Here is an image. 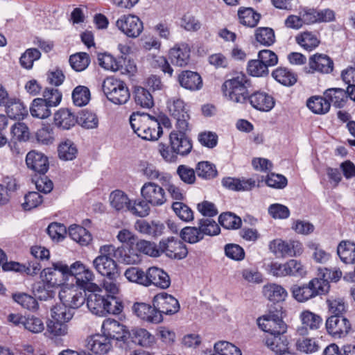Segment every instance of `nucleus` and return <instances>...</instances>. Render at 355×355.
I'll use <instances>...</instances> for the list:
<instances>
[{"label": "nucleus", "instance_id": "nucleus-1", "mask_svg": "<svg viewBox=\"0 0 355 355\" xmlns=\"http://www.w3.org/2000/svg\"><path fill=\"white\" fill-rule=\"evenodd\" d=\"M189 128L184 130L177 128L169 135L170 146L165 144H160L159 151L163 159L168 162H174L177 160V155L186 156L192 150L191 140L186 136Z\"/></svg>", "mask_w": 355, "mask_h": 355}, {"label": "nucleus", "instance_id": "nucleus-2", "mask_svg": "<svg viewBox=\"0 0 355 355\" xmlns=\"http://www.w3.org/2000/svg\"><path fill=\"white\" fill-rule=\"evenodd\" d=\"M130 123L134 132L144 140H157L163 133L160 121L145 113H132Z\"/></svg>", "mask_w": 355, "mask_h": 355}, {"label": "nucleus", "instance_id": "nucleus-3", "mask_svg": "<svg viewBox=\"0 0 355 355\" xmlns=\"http://www.w3.org/2000/svg\"><path fill=\"white\" fill-rule=\"evenodd\" d=\"M251 87L250 80L243 72H236L227 79L222 85L224 96L230 101L244 104L248 102Z\"/></svg>", "mask_w": 355, "mask_h": 355}, {"label": "nucleus", "instance_id": "nucleus-4", "mask_svg": "<svg viewBox=\"0 0 355 355\" xmlns=\"http://www.w3.org/2000/svg\"><path fill=\"white\" fill-rule=\"evenodd\" d=\"M86 296L87 306L94 315L105 316L109 314H119L123 310L122 303L111 295H102L100 291H89Z\"/></svg>", "mask_w": 355, "mask_h": 355}, {"label": "nucleus", "instance_id": "nucleus-5", "mask_svg": "<svg viewBox=\"0 0 355 355\" xmlns=\"http://www.w3.org/2000/svg\"><path fill=\"white\" fill-rule=\"evenodd\" d=\"M63 273L73 276L78 287L87 291H100V287L94 282L95 275L93 271L81 261H77L70 267L58 265Z\"/></svg>", "mask_w": 355, "mask_h": 355}, {"label": "nucleus", "instance_id": "nucleus-6", "mask_svg": "<svg viewBox=\"0 0 355 355\" xmlns=\"http://www.w3.org/2000/svg\"><path fill=\"white\" fill-rule=\"evenodd\" d=\"M102 90L107 100L115 105H124L130 98L125 83L114 76L107 77L103 80Z\"/></svg>", "mask_w": 355, "mask_h": 355}, {"label": "nucleus", "instance_id": "nucleus-7", "mask_svg": "<svg viewBox=\"0 0 355 355\" xmlns=\"http://www.w3.org/2000/svg\"><path fill=\"white\" fill-rule=\"evenodd\" d=\"M259 327L267 334H284L287 325L283 321L282 311L276 309L269 310L268 313L257 320Z\"/></svg>", "mask_w": 355, "mask_h": 355}, {"label": "nucleus", "instance_id": "nucleus-8", "mask_svg": "<svg viewBox=\"0 0 355 355\" xmlns=\"http://www.w3.org/2000/svg\"><path fill=\"white\" fill-rule=\"evenodd\" d=\"M117 28L129 38L138 37L144 31V24L135 15H121L116 21Z\"/></svg>", "mask_w": 355, "mask_h": 355}, {"label": "nucleus", "instance_id": "nucleus-9", "mask_svg": "<svg viewBox=\"0 0 355 355\" xmlns=\"http://www.w3.org/2000/svg\"><path fill=\"white\" fill-rule=\"evenodd\" d=\"M141 196L153 207H160L167 202L165 189L152 181L143 184L141 188Z\"/></svg>", "mask_w": 355, "mask_h": 355}, {"label": "nucleus", "instance_id": "nucleus-10", "mask_svg": "<svg viewBox=\"0 0 355 355\" xmlns=\"http://www.w3.org/2000/svg\"><path fill=\"white\" fill-rule=\"evenodd\" d=\"M160 255L165 254L171 259H182L188 254L186 245L173 236L162 239L159 243Z\"/></svg>", "mask_w": 355, "mask_h": 355}, {"label": "nucleus", "instance_id": "nucleus-11", "mask_svg": "<svg viewBox=\"0 0 355 355\" xmlns=\"http://www.w3.org/2000/svg\"><path fill=\"white\" fill-rule=\"evenodd\" d=\"M86 296V291L75 286H64L59 293L60 301L71 309H78L83 305Z\"/></svg>", "mask_w": 355, "mask_h": 355}, {"label": "nucleus", "instance_id": "nucleus-12", "mask_svg": "<svg viewBox=\"0 0 355 355\" xmlns=\"http://www.w3.org/2000/svg\"><path fill=\"white\" fill-rule=\"evenodd\" d=\"M102 331L110 341L116 340L123 342V344H128V331L126 330L124 325L116 320L105 319L102 324Z\"/></svg>", "mask_w": 355, "mask_h": 355}, {"label": "nucleus", "instance_id": "nucleus-13", "mask_svg": "<svg viewBox=\"0 0 355 355\" xmlns=\"http://www.w3.org/2000/svg\"><path fill=\"white\" fill-rule=\"evenodd\" d=\"M168 110L171 116L176 120V128L184 130L189 128L190 116L189 109L184 102L180 98H174L168 103Z\"/></svg>", "mask_w": 355, "mask_h": 355}, {"label": "nucleus", "instance_id": "nucleus-14", "mask_svg": "<svg viewBox=\"0 0 355 355\" xmlns=\"http://www.w3.org/2000/svg\"><path fill=\"white\" fill-rule=\"evenodd\" d=\"M299 318L301 326L297 327V332L300 336L308 335L309 331L318 330L322 324L321 316L309 310L302 311Z\"/></svg>", "mask_w": 355, "mask_h": 355}, {"label": "nucleus", "instance_id": "nucleus-15", "mask_svg": "<svg viewBox=\"0 0 355 355\" xmlns=\"http://www.w3.org/2000/svg\"><path fill=\"white\" fill-rule=\"evenodd\" d=\"M325 326L329 334L338 338L345 336L351 329L349 321L346 318L339 315L329 317Z\"/></svg>", "mask_w": 355, "mask_h": 355}, {"label": "nucleus", "instance_id": "nucleus-16", "mask_svg": "<svg viewBox=\"0 0 355 355\" xmlns=\"http://www.w3.org/2000/svg\"><path fill=\"white\" fill-rule=\"evenodd\" d=\"M153 305L157 307L161 315H172L180 309V304L177 299L166 293L156 295L153 298Z\"/></svg>", "mask_w": 355, "mask_h": 355}, {"label": "nucleus", "instance_id": "nucleus-17", "mask_svg": "<svg viewBox=\"0 0 355 355\" xmlns=\"http://www.w3.org/2000/svg\"><path fill=\"white\" fill-rule=\"evenodd\" d=\"M25 161L27 168L35 174L45 175L49 170L48 157L42 153L35 150H31L27 153Z\"/></svg>", "mask_w": 355, "mask_h": 355}, {"label": "nucleus", "instance_id": "nucleus-18", "mask_svg": "<svg viewBox=\"0 0 355 355\" xmlns=\"http://www.w3.org/2000/svg\"><path fill=\"white\" fill-rule=\"evenodd\" d=\"M334 61L326 54L315 53L309 59V72L328 74L334 70Z\"/></svg>", "mask_w": 355, "mask_h": 355}, {"label": "nucleus", "instance_id": "nucleus-19", "mask_svg": "<svg viewBox=\"0 0 355 355\" xmlns=\"http://www.w3.org/2000/svg\"><path fill=\"white\" fill-rule=\"evenodd\" d=\"M132 311L138 318L148 322L157 324L163 320L162 315L154 305L136 302L132 306Z\"/></svg>", "mask_w": 355, "mask_h": 355}, {"label": "nucleus", "instance_id": "nucleus-20", "mask_svg": "<svg viewBox=\"0 0 355 355\" xmlns=\"http://www.w3.org/2000/svg\"><path fill=\"white\" fill-rule=\"evenodd\" d=\"M168 58L174 65L186 67L190 62V46L185 42L175 44L168 51Z\"/></svg>", "mask_w": 355, "mask_h": 355}, {"label": "nucleus", "instance_id": "nucleus-21", "mask_svg": "<svg viewBox=\"0 0 355 355\" xmlns=\"http://www.w3.org/2000/svg\"><path fill=\"white\" fill-rule=\"evenodd\" d=\"M93 266L99 274L107 278L119 276L117 263L112 257L98 256L93 261Z\"/></svg>", "mask_w": 355, "mask_h": 355}, {"label": "nucleus", "instance_id": "nucleus-22", "mask_svg": "<svg viewBox=\"0 0 355 355\" xmlns=\"http://www.w3.org/2000/svg\"><path fill=\"white\" fill-rule=\"evenodd\" d=\"M146 282L145 286L153 285L162 289L168 288L171 285L169 275L162 268L158 267H150L146 270Z\"/></svg>", "mask_w": 355, "mask_h": 355}, {"label": "nucleus", "instance_id": "nucleus-23", "mask_svg": "<svg viewBox=\"0 0 355 355\" xmlns=\"http://www.w3.org/2000/svg\"><path fill=\"white\" fill-rule=\"evenodd\" d=\"M248 101L254 108L262 112L271 110L275 103L273 97L263 92H256L250 94Z\"/></svg>", "mask_w": 355, "mask_h": 355}, {"label": "nucleus", "instance_id": "nucleus-24", "mask_svg": "<svg viewBox=\"0 0 355 355\" xmlns=\"http://www.w3.org/2000/svg\"><path fill=\"white\" fill-rule=\"evenodd\" d=\"M222 184L227 189L234 191H250L256 186V181L252 178H236L226 177L222 180Z\"/></svg>", "mask_w": 355, "mask_h": 355}, {"label": "nucleus", "instance_id": "nucleus-25", "mask_svg": "<svg viewBox=\"0 0 355 355\" xmlns=\"http://www.w3.org/2000/svg\"><path fill=\"white\" fill-rule=\"evenodd\" d=\"M58 265H64L61 262L53 264V267L44 268L41 272L42 282L53 287H58L62 284L63 273Z\"/></svg>", "mask_w": 355, "mask_h": 355}, {"label": "nucleus", "instance_id": "nucleus-26", "mask_svg": "<svg viewBox=\"0 0 355 355\" xmlns=\"http://www.w3.org/2000/svg\"><path fill=\"white\" fill-rule=\"evenodd\" d=\"M135 227L139 232L154 237L163 234L165 230L164 225L160 222H148L144 220H137Z\"/></svg>", "mask_w": 355, "mask_h": 355}, {"label": "nucleus", "instance_id": "nucleus-27", "mask_svg": "<svg viewBox=\"0 0 355 355\" xmlns=\"http://www.w3.org/2000/svg\"><path fill=\"white\" fill-rule=\"evenodd\" d=\"M87 347L94 354H105L111 349L112 343L103 334H96L89 338Z\"/></svg>", "mask_w": 355, "mask_h": 355}, {"label": "nucleus", "instance_id": "nucleus-28", "mask_svg": "<svg viewBox=\"0 0 355 355\" xmlns=\"http://www.w3.org/2000/svg\"><path fill=\"white\" fill-rule=\"evenodd\" d=\"M180 85L189 90H198L202 87V80L200 76L194 71H183L178 76Z\"/></svg>", "mask_w": 355, "mask_h": 355}, {"label": "nucleus", "instance_id": "nucleus-29", "mask_svg": "<svg viewBox=\"0 0 355 355\" xmlns=\"http://www.w3.org/2000/svg\"><path fill=\"white\" fill-rule=\"evenodd\" d=\"M53 118L55 125L64 130L70 129L78 122V116L69 109H60L54 114Z\"/></svg>", "mask_w": 355, "mask_h": 355}, {"label": "nucleus", "instance_id": "nucleus-30", "mask_svg": "<svg viewBox=\"0 0 355 355\" xmlns=\"http://www.w3.org/2000/svg\"><path fill=\"white\" fill-rule=\"evenodd\" d=\"M3 107L10 119L21 120L28 115L26 107L19 98H11Z\"/></svg>", "mask_w": 355, "mask_h": 355}, {"label": "nucleus", "instance_id": "nucleus-31", "mask_svg": "<svg viewBox=\"0 0 355 355\" xmlns=\"http://www.w3.org/2000/svg\"><path fill=\"white\" fill-rule=\"evenodd\" d=\"M130 340L132 343L142 347H150L155 342V337L145 329L136 328L128 331V341Z\"/></svg>", "mask_w": 355, "mask_h": 355}, {"label": "nucleus", "instance_id": "nucleus-32", "mask_svg": "<svg viewBox=\"0 0 355 355\" xmlns=\"http://www.w3.org/2000/svg\"><path fill=\"white\" fill-rule=\"evenodd\" d=\"M324 96H326L330 104L331 103L337 108L343 107L349 98L347 90L336 87L326 89Z\"/></svg>", "mask_w": 355, "mask_h": 355}, {"label": "nucleus", "instance_id": "nucleus-33", "mask_svg": "<svg viewBox=\"0 0 355 355\" xmlns=\"http://www.w3.org/2000/svg\"><path fill=\"white\" fill-rule=\"evenodd\" d=\"M263 295L270 302H280L285 300L288 295L286 289L277 284H268L263 288Z\"/></svg>", "mask_w": 355, "mask_h": 355}, {"label": "nucleus", "instance_id": "nucleus-34", "mask_svg": "<svg viewBox=\"0 0 355 355\" xmlns=\"http://www.w3.org/2000/svg\"><path fill=\"white\" fill-rule=\"evenodd\" d=\"M117 259L122 263L125 264H137L141 260V255L138 253L137 247H119L116 249Z\"/></svg>", "mask_w": 355, "mask_h": 355}, {"label": "nucleus", "instance_id": "nucleus-35", "mask_svg": "<svg viewBox=\"0 0 355 355\" xmlns=\"http://www.w3.org/2000/svg\"><path fill=\"white\" fill-rule=\"evenodd\" d=\"M337 254L343 263L346 264L355 263V243L342 241L337 247Z\"/></svg>", "mask_w": 355, "mask_h": 355}, {"label": "nucleus", "instance_id": "nucleus-36", "mask_svg": "<svg viewBox=\"0 0 355 355\" xmlns=\"http://www.w3.org/2000/svg\"><path fill=\"white\" fill-rule=\"evenodd\" d=\"M306 105L310 110L316 114H324L330 110V103L326 96H315L309 98Z\"/></svg>", "mask_w": 355, "mask_h": 355}, {"label": "nucleus", "instance_id": "nucleus-37", "mask_svg": "<svg viewBox=\"0 0 355 355\" xmlns=\"http://www.w3.org/2000/svg\"><path fill=\"white\" fill-rule=\"evenodd\" d=\"M272 76L275 80L284 86H292L297 80V75L286 67H278L272 73Z\"/></svg>", "mask_w": 355, "mask_h": 355}, {"label": "nucleus", "instance_id": "nucleus-38", "mask_svg": "<svg viewBox=\"0 0 355 355\" xmlns=\"http://www.w3.org/2000/svg\"><path fill=\"white\" fill-rule=\"evenodd\" d=\"M68 232L69 236L81 245H87L92 240L89 232L82 226L71 225Z\"/></svg>", "mask_w": 355, "mask_h": 355}, {"label": "nucleus", "instance_id": "nucleus-39", "mask_svg": "<svg viewBox=\"0 0 355 355\" xmlns=\"http://www.w3.org/2000/svg\"><path fill=\"white\" fill-rule=\"evenodd\" d=\"M296 42L304 49L312 51L320 44V40L317 35L309 31H304L295 37Z\"/></svg>", "mask_w": 355, "mask_h": 355}, {"label": "nucleus", "instance_id": "nucleus-40", "mask_svg": "<svg viewBox=\"0 0 355 355\" xmlns=\"http://www.w3.org/2000/svg\"><path fill=\"white\" fill-rule=\"evenodd\" d=\"M30 112L33 117L42 119L48 118L51 114V107L42 98H37L33 101Z\"/></svg>", "mask_w": 355, "mask_h": 355}, {"label": "nucleus", "instance_id": "nucleus-41", "mask_svg": "<svg viewBox=\"0 0 355 355\" xmlns=\"http://www.w3.org/2000/svg\"><path fill=\"white\" fill-rule=\"evenodd\" d=\"M265 343L268 347L272 350L275 354L284 351L288 346V342L284 334H267Z\"/></svg>", "mask_w": 355, "mask_h": 355}, {"label": "nucleus", "instance_id": "nucleus-42", "mask_svg": "<svg viewBox=\"0 0 355 355\" xmlns=\"http://www.w3.org/2000/svg\"><path fill=\"white\" fill-rule=\"evenodd\" d=\"M51 311V317L54 320L65 323L71 320L74 314L73 309L62 302L54 306Z\"/></svg>", "mask_w": 355, "mask_h": 355}, {"label": "nucleus", "instance_id": "nucleus-43", "mask_svg": "<svg viewBox=\"0 0 355 355\" xmlns=\"http://www.w3.org/2000/svg\"><path fill=\"white\" fill-rule=\"evenodd\" d=\"M58 152L61 159L67 161L76 158L78 149L72 141L65 139L59 144Z\"/></svg>", "mask_w": 355, "mask_h": 355}, {"label": "nucleus", "instance_id": "nucleus-44", "mask_svg": "<svg viewBox=\"0 0 355 355\" xmlns=\"http://www.w3.org/2000/svg\"><path fill=\"white\" fill-rule=\"evenodd\" d=\"M110 201L111 206L116 211H121L125 209H128L130 200L128 196L121 190H115L110 195Z\"/></svg>", "mask_w": 355, "mask_h": 355}, {"label": "nucleus", "instance_id": "nucleus-45", "mask_svg": "<svg viewBox=\"0 0 355 355\" xmlns=\"http://www.w3.org/2000/svg\"><path fill=\"white\" fill-rule=\"evenodd\" d=\"M239 22L248 27H254L260 19V15L250 8H241L238 12Z\"/></svg>", "mask_w": 355, "mask_h": 355}, {"label": "nucleus", "instance_id": "nucleus-46", "mask_svg": "<svg viewBox=\"0 0 355 355\" xmlns=\"http://www.w3.org/2000/svg\"><path fill=\"white\" fill-rule=\"evenodd\" d=\"M293 297L299 302H304L315 297L310 284L294 285L291 288Z\"/></svg>", "mask_w": 355, "mask_h": 355}, {"label": "nucleus", "instance_id": "nucleus-47", "mask_svg": "<svg viewBox=\"0 0 355 355\" xmlns=\"http://www.w3.org/2000/svg\"><path fill=\"white\" fill-rule=\"evenodd\" d=\"M197 175L205 180H211L218 175L216 166L209 162L203 161L198 163L196 167Z\"/></svg>", "mask_w": 355, "mask_h": 355}, {"label": "nucleus", "instance_id": "nucleus-48", "mask_svg": "<svg viewBox=\"0 0 355 355\" xmlns=\"http://www.w3.org/2000/svg\"><path fill=\"white\" fill-rule=\"evenodd\" d=\"M135 101L137 105L144 108H150L154 105L152 94L148 90L141 87L135 89Z\"/></svg>", "mask_w": 355, "mask_h": 355}, {"label": "nucleus", "instance_id": "nucleus-49", "mask_svg": "<svg viewBox=\"0 0 355 355\" xmlns=\"http://www.w3.org/2000/svg\"><path fill=\"white\" fill-rule=\"evenodd\" d=\"M171 208L175 215L182 221L190 222L194 218L192 209L182 202L175 201L173 202Z\"/></svg>", "mask_w": 355, "mask_h": 355}, {"label": "nucleus", "instance_id": "nucleus-50", "mask_svg": "<svg viewBox=\"0 0 355 355\" xmlns=\"http://www.w3.org/2000/svg\"><path fill=\"white\" fill-rule=\"evenodd\" d=\"M69 63L75 71H83L89 66L90 58L87 53H77L70 56Z\"/></svg>", "mask_w": 355, "mask_h": 355}, {"label": "nucleus", "instance_id": "nucleus-51", "mask_svg": "<svg viewBox=\"0 0 355 355\" xmlns=\"http://www.w3.org/2000/svg\"><path fill=\"white\" fill-rule=\"evenodd\" d=\"M255 39L257 42L263 46H269L275 42L274 31L268 27H261L256 30Z\"/></svg>", "mask_w": 355, "mask_h": 355}, {"label": "nucleus", "instance_id": "nucleus-52", "mask_svg": "<svg viewBox=\"0 0 355 355\" xmlns=\"http://www.w3.org/2000/svg\"><path fill=\"white\" fill-rule=\"evenodd\" d=\"M73 103L79 107L87 105L90 100L89 89L83 85L77 86L72 92Z\"/></svg>", "mask_w": 355, "mask_h": 355}, {"label": "nucleus", "instance_id": "nucleus-53", "mask_svg": "<svg viewBox=\"0 0 355 355\" xmlns=\"http://www.w3.org/2000/svg\"><path fill=\"white\" fill-rule=\"evenodd\" d=\"M180 236L184 241L191 244L196 243L203 239L199 227H185L181 230Z\"/></svg>", "mask_w": 355, "mask_h": 355}, {"label": "nucleus", "instance_id": "nucleus-54", "mask_svg": "<svg viewBox=\"0 0 355 355\" xmlns=\"http://www.w3.org/2000/svg\"><path fill=\"white\" fill-rule=\"evenodd\" d=\"M198 227L203 238L205 235H218L220 231L218 225L211 218H202L199 220Z\"/></svg>", "mask_w": 355, "mask_h": 355}, {"label": "nucleus", "instance_id": "nucleus-55", "mask_svg": "<svg viewBox=\"0 0 355 355\" xmlns=\"http://www.w3.org/2000/svg\"><path fill=\"white\" fill-rule=\"evenodd\" d=\"M138 253H143L153 257L160 256L159 246L155 243L146 240H140L136 243Z\"/></svg>", "mask_w": 355, "mask_h": 355}, {"label": "nucleus", "instance_id": "nucleus-56", "mask_svg": "<svg viewBox=\"0 0 355 355\" xmlns=\"http://www.w3.org/2000/svg\"><path fill=\"white\" fill-rule=\"evenodd\" d=\"M98 61L99 65L106 70L117 71L122 67L121 62L109 53L99 55Z\"/></svg>", "mask_w": 355, "mask_h": 355}, {"label": "nucleus", "instance_id": "nucleus-57", "mask_svg": "<svg viewBox=\"0 0 355 355\" xmlns=\"http://www.w3.org/2000/svg\"><path fill=\"white\" fill-rule=\"evenodd\" d=\"M218 221L225 229H238L241 226V219L235 214L227 212L219 216Z\"/></svg>", "mask_w": 355, "mask_h": 355}, {"label": "nucleus", "instance_id": "nucleus-58", "mask_svg": "<svg viewBox=\"0 0 355 355\" xmlns=\"http://www.w3.org/2000/svg\"><path fill=\"white\" fill-rule=\"evenodd\" d=\"M82 127L87 129L96 128L98 124L96 115L88 110H83L78 116V122Z\"/></svg>", "mask_w": 355, "mask_h": 355}, {"label": "nucleus", "instance_id": "nucleus-59", "mask_svg": "<svg viewBox=\"0 0 355 355\" xmlns=\"http://www.w3.org/2000/svg\"><path fill=\"white\" fill-rule=\"evenodd\" d=\"M247 71L249 75L254 77L265 76L269 73L268 68L259 59L251 60L248 62Z\"/></svg>", "mask_w": 355, "mask_h": 355}, {"label": "nucleus", "instance_id": "nucleus-60", "mask_svg": "<svg viewBox=\"0 0 355 355\" xmlns=\"http://www.w3.org/2000/svg\"><path fill=\"white\" fill-rule=\"evenodd\" d=\"M126 279L131 282L145 286L146 280V272L138 267L128 268L124 273Z\"/></svg>", "mask_w": 355, "mask_h": 355}, {"label": "nucleus", "instance_id": "nucleus-61", "mask_svg": "<svg viewBox=\"0 0 355 355\" xmlns=\"http://www.w3.org/2000/svg\"><path fill=\"white\" fill-rule=\"evenodd\" d=\"M214 350L220 355H241V349L234 344L221 340L214 344Z\"/></svg>", "mask_w": 355, "mask_h": 355}, {"label": "nucleus", "instance_id": "nucleus-62", "mask_svg": "<svg viewBox=\"0 0 355 355\" xmlns=\"http://www.w3.org/2000/svg\"><path fill=\"white\" fill-rule=\"evenodd\" d=\"M149 60L151 67L153 68H159L164 73H168L169 76H172L173 69L165 57L152 55L150 56Z\"/></svg>", "mask_w": 355, "mask_h": 355}, {"label": "nucleus", "instance_id": "nucleus-63", "mask_svg": "<svg viewBox=\"0 0 355 355\" xmlns=\"http://www.w3.org/2000/svg\"><path fill=\"white\" fill-rule=\"evenodd\" d=\"M55 288V287L42 282L34 288V295L40 300H47L54 297Z\"/></svg>", "mask_w": 355, "mask_h": 355}, {"label": "nucleus", "instance_id": "nucleus-64", "mask_svg": "<svg viewBox=\"0 0 355 355\" xmlns=\"http://www.w3.org/2000/svg\"><path fill=\"white\" fill-rule=\"evenodd\" d=\"M41 53L37 49H28L20 58L21 65L26 69H31L34 61L38 60Z\"/></svg>", "mask_w": 355, "mask_h": 355}]
</instances>
